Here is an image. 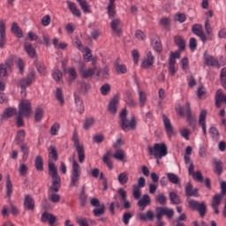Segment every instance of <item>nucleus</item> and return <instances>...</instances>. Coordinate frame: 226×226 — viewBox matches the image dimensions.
I'll list each match as a JSON object with an SVG mask.
<instances>
[{"label":"nucleus","mask_w":226,"mask_h":226,"mask_svg":"<svg viewBox=\"0 0 226 226\" xmlns=\"http://www.w3.org/2000/svg\"><path fill=\"white\" fill-rule=\"evenodd\" d=\"M48 174L49 177H51V185L49 187V192L52 194L49 197V200L54 204H57L61 200V196L57 194L59 190H61V177L57 172V167L56 163H53L49 161V164H48Z\"/></svg>","instance_id":"nucleus-1"},{"label":"nucleus","mask_w":226,"mask_h":226,"mask_svg":"<svg viewBox=\"0 0 226 226\" xmlns=\"http://www.w3.org/2000/svg\"><path fill=\"white\" fill-rule=\"evenodd\" d=\"M119 124L123 132H130V130H137V117L132 116L128 120V110L124 109L119 114Z\"/></svg>","instance_id":"nucleus-2"},{"label":"nucleus","mask_w":226,"mask_h":226,"mask_svg":"<svg viewBox=\"0 0 226 226\" xmlns=\"http://www.w3.org/2000/svg\"><path fill=\"white\" fill-rule=\"evenodd\" d=\"M147 151L149 156H154L156 160H162L163 156L169 154V149L165 143H154V146H148Z\"/></svg>","instance_id":"nucleus-3"},{"label":"nucleus","mask_w":226,"mask_h":226,"mask_svg":"<svg viewBox=\"0 0 226 226\" xmlns=\"http://www.w3.org/2000/svg\"><path fill=\"white\" fill-rule=\"evenodd\" d=\"M177 114H179V116H185V114L188 124L191 126V128L195 130V127H196V125H195V123H196L195 116H193L192 114V109L190 108V102H187L185 103V107L178 106V108L177 109Z\"/></svg>","instance_id":"nucleus-4"},{"label":"nucleus","mask_w":226,"mask_h":226,"mask_svg":"<svg viewBox=\"0 0 226 226\" xmlns=\"http://www.w3.org/2000/svg\"><path fill=\"white\" fill-rule=\"evenodd\" d=\"M80 174H82V170L80 168V164L75 160V157L72 158V171L71 176V187H75L79 185V181H80Z\"/></svg>","instance_id":"nucleus-5"},{"label":"nucleus","mask_w":226,"mask_h":226,"mask_svg":"<svg viewBox=\"0 0 226 226\" xmlns=\"http://www.w3.org/2000/svg\"><path fill=\"white\" fill-rule=\"evenodd\" d=\"M73 147H75L78 153V160L79 163H84L86 161V150L84 149V145L80 144V139H79V134L74 132L72 136Z\"/></svg>","instance_id":"nucleus-6"},{"label":"nucleus","mask_w":226,"mask_h":226,"mask_svg":"<svg viewBox=\"0 0 226 226\" xmlns=\"http://www.w3.org/2000/svg\"><path fill=\"white\" fill-rule=\"evenodd\" d=\"M188 204L189 207L192 209V211H198L200 218H204V216H206V213H207V207L204 201L199 203L197 200H190Z\"/></svg>","instance_id":"nucleus-7"},{"label":"nucleus","mask_w":226,"mask_h":226,"mask_svg":"<svg viewBox=\"0 0 226 226\" xmlns=\"http://www.w3.org/2000/svg\"><path fill=\"white\" fill-rule=\"evenodd\" d=\"M33 113V106L29 100H21L19 104L18 114L29 118Z\"/></svg>","instance_id":"nucleus-8"},{"label":"nucleus","mask_w":226,"mask_h":226,"mask_svg":"<svg viewBox=\"0 0 226 226\" xmlns=\"http://www.w3.org/2000/svg\"><path fill=\"white\" fill-rule=\"evenodd\" d=\"M155 213L156 220H162L163 216H167L169 220H172V218H174V209L169 208L167 207H155Z\"/></svg>","instance_id":"nucleus-9"},{"label":"nucleus","mask_w":226,"mask_h":226,"mask_svg":"<svg viewBox=\"0 0 226 226\" xmlns=\"http://www.w3.org/2000/svg\"><path fill=\"white\" fill-rule=\"evenodd\" d=\"M36 79V72L31 71L27 77L25 79H21L19 80V87H21L22 91H26V87H29L34 82Z\"/></svg>","instance_id":"nucleus-10"},{"label":"nucleus","mask_w":226,"mask_h":226,"mask_svg":"<svg viewBox=\"0 0 226 226\" xmlns=\"http://www.w3.org/2000/svg\"><path fill=\"white\" fill-rule=\"evenodd\" d=\"M79 72L81 79H92L96 72V67L86 69V64L84 63H80Z\"/></svg>","instance_id":"nucleus-11"},{"label":"nucleus","mask_w":226,"mask_h":226,"mask_svg":"<svg viewBox=\"0 0 226 226\" xmlns=\"http://www.w3.org/2000/svg\"><path fill=\"white\" fill-rule=\"evenodd\" d=\"M192 34H195L196 36H198L200 40H201L202 43H206V41H207V37L204 33V28L202 27V25L194 24L192 26Z\"/></svg>","instance_id":"nucleus-12"},{"label":"nucleus","mask_w":226,"mask_h":226,"mask_svg":"<svg viewBox=\"0 0 226 226\" xmlns=\"http://www.w3.org/2000/svg\"><path fill=\"white\" fill-rule=\"evenodd\" d=\"M204 64L206 66H211L212 68L219 69L222 65L217 58H214L213 56L204 55Z\"/></svg>","instance_id":"nucleus-13"},{"label":"nucleus","mask_w":226,"mask_h":226,"mask_svg":"<svg viewBox=\"0 0 226 226\" xmlns=\"http://www.w3.org/2000/svg\"><path fill=\"white\" fill-rule=\"evenodd\" d=\"M6 45V24L3 19H0V49Z\"/></svg>","instance_id":"nucleus-14"},{"label":"nucleus","mask_w":226,"mask_h":226,"mask_svg":"<svg viewBox=\"0 0 226 226\" xmlns=\"http://www.w3.org/2000/svg\"><path fill=\"white\" fill-rule=\"evenodd\" d=\"M162 123L167 135L172 137V135H174V126H172L170 119H169L166 115H162Z\"/></svg>","instance_id":"nucleus-15"},{"label":"nucleus","mask_w":226,"mask_h":226,"mask_svg":"<svg viewBox=\"0 0 226 226\" xmlns=\"http://www.w3.org/2000/svg\"><path fill=\"white\" fill-rule=\"evenodd\" d=\"M117 105H119V96L114 95L108 105L109 112L114 115L117 114Z\"/></svg>","instance_id":"nucleus-16"},{"label":"nucleus","mask_w":226,"mask_h":226,"mask_svg":"<svg viewBox=\"0 0 226 226\" xmlns=\"http://www.w3.org/2000/svg\"><path fill=\"white\" fill-rule=\"evenodd\" d=\"M207 117V110L203 109L200 113L199 124L202 128L203 135H207V130L206 127V118Z\"/></svg>","instance_id":"nucleus-17"},{"label":"nucleus","mask_w":226,"mask_h":226,"mask_svg":"<svg viewBox=\"0 0 226 226\" xmlns=\"http://www.w3.org/2000/svg\"><path fill=\"white\" fill-rule=\"evenodd\" d=\"M149 204H151V197H149V194H144L142 198H139L138 200L139 211H145Z\"/></svg>","instance_id":"nucleus-18"},{"label":"nucleus","mask_w":226,"mask_h":226,"mask_svg":"<svg viewBox=\"0 0 226 226\" xmlns=\"http://www.w3.org/2000/svg\"><path fill=\"white\" fill-rule=\"evenodd\" d=\"M119 26H121V19H115L110 22V27L117 36H121V34H123V29H121Z\"/></svg>","instance_id":"nucleus-19"},{"label":"nucleus","mask_w":226,"mask_h":226,"mask_svg":"<svg viewBox=\"0 0 226 226\" xmlns=\"http://www.w3.org/2000/svg\"><path fill=\"white\" fill-rule=\"evenodd\" d=\"M153 64H154V56H153V52L148 51L147 54V59L142 62L141 66L145 70H147V68H151Z\"/></svg>","instance_id":"nucleus-20"},{"label":"nucleus","mask_w":226,"mask_h":226,"mask_svg":"<svg viewBox=\"0 0 226 226\" xmlns=\"http://www.w3.org/2000/svg\"><path fill=\"white\" fill-rule=\"evenodd\" d=\"M17 108H6L1 116V121H4V119H10V117H13V116H17Z\"/></svg>","instance_id":"nucleus-21"},{"label":"nucleus","mask_w":226,"mask_h":226,"mask_svg":"<svg viewBox=\"0 0 226 226\" xmlns=\"http://www.w3.org/2000/svg\"><path fill=\"white\" fill-rule=\"evenodd\" d=\"M48 151H49V164L50 163V162L51 163H54V162H57L59 158V154H57V149L56 148V147L49 146V147L48 148Z\"/></svg>","instance_id":"nucleus-22"},{"label":"nucleus","mask_w":226,"mask_h":226,"mask_svg":"<svg viewBox=\"0 0 226 226\" xmlns=\"http://www.w3.org/2000/svg\"><path fill=\"white\" fill-rule=\"evenodd\" d=\"M185 196L186 197H199V189H193L192 183H187L185 186Z\"/></svg>","instance_id":"nucleus-23"},{"label":"nucleus","mask_w":226,"mask_h":226,"mask_svg":"<svg viewBox=\"0 0 226 226\" xmlns=\"http://www.w3.org/2000/svg\"><path fill=\"white\" fill-rule=\"evenodd\" d=\"M138 218L141 220V222H153L154 220V213L151 210L147 211L146 214L139 213Z\"/></svg>","instance_id":"nucleus-24"},{"label":"nucleus","mask_w":226,"mask_h":226,"mask_svg":"<svg viewBox=\"0 0 226 226\" xmlns=\"http://www.w3.org/2000/svg\"><path fill=\"white\" fill-rule=\"evenodd\" d=\"M24 206L25 209H27L28 211H34V200L31 195L26 194L25 196Z\"/></svg>","instance_id":"nucleus-25"},{"label":"nucleus","mask_w":226,"mask_h":226,"mask_svg":"<svg viewBox=\"0 0 226 226\" xmlns=\"http://www.w3.org/2000/svg\"><path fill=\"white\" fill-rule=\"evenodd\" d=\"M11 32L12 34H15L17 38H23L24 37V32L22 31V28L19 26V23L13 22L11 26Z\"/></svg>","instance_id":"nucleus-26"},{"label":"nucleus","mask_w":226,"mask_h":226,"mask_svg":"<svg viewBox=\"0 0 226 226\" xmlns=\"http://www.w3.org/2000/svg\"><path fill=\"white\" fill-rule=\"evenodd\" d=\"M66 4L68 6V9L72 13V15H74V17H78V18L81 17L82 13L80 12V10L77 8V5H75V3L70 2L67 0Z\"/></svg>","instance_id":"nucleus-27"},{"label":"nucleus","mask_w":226,"mask_h":226,"mask_svg":"<svg viewBox=\"0 0 226 226\" xmlns=\"http://www.w3.org/2000/svg\"><path fill=\"white\" fill-rule=\"evenodd\" d=\"M152 45L155 52H162V50H163V45H162V41L156 35L152 38Z\"/></svg>","instance_id":"nucleus-28"},{"label":"nucleus","mask_w":226,"mask_h":226,"mask_svg":"<svg viewBox=\"0 0 226 226\" xmlns=\"http://www.w3.org/2000/svg\"><path fill=\"white\" fill-rule=\"evenodd\" d=\"M213 163L215 166V174L222 176V174L223 173V162H222L221 160L214 159Z\"/></svg>","instance_id":"nucleus-29"},{"label":"nucleus","mask_w":226,"mask_h":226,"mask_svg":"<svg viewBox=\"0 0 226 226\" xmlns=\"http://www.w3.org/2000/svg\"><path fill=\"white\" fill-rule=\"evenodd\" d=\"M24 140H26V131L21 129L16 134L15 142L17 146H20V144H24Z\"/></svg>","instance_id":"nucleus-30"},{"label":"nucleus","mask_w":226,"mask_h":226,"mask_svg":"<svg viewBox=\"0 0 226 226\" xmlns=\"http://www.w3.org/2000/svg\"><path fill=\"white\" fill-rule=\"evenodd\" d=\"M174 41H175L176 45L178 46L180 52H183V50H185L186 49V41H185L183 37L175 36Z\"/></svg>","instance_id":"nucleus-31"},{"label":"nucleus","mask_w":226,"mask_h":226,"mask_svg":"<svg viewBox=\"0 0 226 226\" xmlns=\"http://www.w3.org/2000/svg\"><path fill=\"white\" fill-rule=\"evenodd\" d=\"M74 102L76 103L78 112L80 114H84V101H82V98H80V96L75 94Z\"/></svg>","instance_id":"nucleus-32"},{"label":"nucleus","mask_w":226,"mask_h":226,"mask_svg":"<svg viewBox=\"0 0 226 226\" xmlns=\"http://www.w3.org/2000/svg\"><path fill=\"white\" fill-rule=\"evenodd\" d=\"M24 48L29 57H31L32 59L34 58V56H36V49H34L33 44L26 42L25 43Z\"/></svg>","instance_id":"nucleus-33"},{"label":"nucleus","mask_w":226,"mask_h":226,"mask_svg":"<svg viewBox=\"0 0 226 226\" xmlns=\"http://www.w3.org/2000/svg\"><path fill=\"white\" fill-rule=\"evenodd\" d=\"M102 162L107 165L108 169L109 170H112L114 169V162H112V160H110V152H107L103 154Z\"/></svg>","instance_id":"nucleus-34"},{"label":"nucleus","mask_w":226,"mask_h":226,"mask_svg":"<svg viewBox=\"0 0 226 226\" xmlns=\"http://www.w3.org/2000/svg\"><path fill=\"white\" fill-rule=\"evenodd\" d=\"M13 194V184H11V180L10 179V176L7 177L6 179V195L9 200L11 199V195Z\"/></svg>","instance_id":"nucleus-35"},{"label":"nucleus","mask_w":226,"mask_h":226,"mask_svg":"<svg viewBox=\"0 0 226 226\" xmlns=\"http://www.w3.org/2000/svg\"><path fill=\"white\" fill-rule=\"evenodd\" d=\"M55 98L60 103L61 107L64 105V95L63 94V89L57 87L55 93Z\"/></svg>","instance_id":"nucleus-36"},{"label":"nucleus","mask_w":226,"mask_h":226,"mask_svg":"<svg viewBox=\"0 0 226 226\" xmlns=\"http://www.w3.org/2000/svg\"><path fill=\"white\" fill-rule=\"evenodd\" d=\"M169 197L171 204L175 206L181 204V198L175 192H170Z\"/></svg>","instance_id":"nucleus-37"},{"label":"nucleus","mask_w":226,"mask_h":226,"mask_svg":"<svg viewBox=\"0 0 226 226\" xmlns=\"http://www.w3.org/2000/svg\"><path fill=\"white\" fill-rule=\"evenodd\" d=\"M81 10H83L84 13H92L93 11L90 9L89 4L86 0H77Z\"/></svg>","instance_id":"nucleus-38"},{"label":"nucleus","mask_w":226,"mask_h":226,"mask_svg":"<svg viewBox=\"0 0 226 226\" xmlns=\"http://www.w3.org/2000/svg\"><path fill=\"white\" fill-rule=\"evenodd\" d=\"M177 72V70H176V60L169 58V73L170 77H174Z\"/></svg>","instance_id":"nucleus-39"},{"label":"nucleus","mask_w":226,"mask_h":226,"mask_svg":"<svg viewBox=\"0 0 226 226\" xmlns=\"http://www.w3.org/2000/svg\"><path fill=\"white\" fill-rule=\"evenodd\" d=\"M115 70L118 75H123L128 72V69L126 68V65L120 64L119 62L115 63Z\"/></svg>","instance_id":"nucleus-40"},{"label":"nucleus","mask_w":226,"mask_h":226,"mask_svg":"<svg viewBox=\"0 0 226 226\" xmlns=\"http://www.w3.org/2000/svg\"><path fill=\"white\" fill-rule=\"evenodd\" d=\"M166 176L170 183H171L172 185H179L180 179L179 177H177V175L174 173H166Z\"/></svg>","instance_id":"nucleus-41"},{"label":"nucleus","mask_w":226,"mask_h":226,"mask_svg":"<svg viewBox=\"0 0 226 226\" xmlns=\"http://www.w3.org/2000/svg\"><path fill=\"white\" fill-rule=\"evenodd\" d=\"M69 72V79L68 82L69 84H72L77 80V71H75V67H71L68 70Z\"/></svg>","instance_id":"nucleus-42"},{"label":"nucleus","mask_w":226,"mask_h":226,"mask_svg":"<svg viewBox=\"0 0 226 226\" xmlns=\"http://www.w3.org/2000/svg\"><path fill=\"white\" fill-rule=\"evenodd\" d=\"M208 133L210 134L213 140H220V132H218V129H216V127H210L208 130Z\"/></svg>","instance_id":"nucleus-43"},{"label":"nucleus","mask_w":226,"mask_h":226,"mask_svg":"<svg viewBox=\"0 0 226 226\" xmlns=\"http://www.w3.org/2000/svg\"><path fill=\"white\" fill-rule=\"evenodd\" d=\"M35 169L39 172H43V159L41 158V155H38L35 158Z\"/></svg>","instance_id":"nucleus-44"},{"label":"nucleus","mask_w":226,"mask_h":226,"mask_svg":"<svg viewBox=\"0 0 226 226\" xmlns=\"http://www.w3.org/2000/svg\"><path fill=\"white\" fill-rule=\"evenodd\" d=\"M34 64L37 72L39 73H41V75H46L45 65H43L41 63H40V61H38L37 59L34 60Z\"/></svg>","instance_id":"nucleus-45"},{"label":"nucleus","mask_w":226,"mask_h":226,"mask_svg":"<svg viewBox=\"0 0 226 226\" xmlns=\"http://www.w3.org/2000/svg\"><path fill=\"white\" fill-rule=\"evenodd\" d=\"M205 30L207 34L208 35V40H213V27H211L209 19H207L205 22Z\"/></svg>","instance_id":"nucleus-46"},{"label":"nucleus","mask_w":226,"mask_h":226,"mask_svg":"<svg viewBox=\"0 0 226 226\" xmlns=\"http://www.w3.org/2000/svg\"><path fill=\"white\" fill-rule=\"evenodd\" d=\"M140 195H142V192L140 191V186H135L133 185L132 189V197L135 200H139L140 199Z\"/></svg>","instance_id":"nucleus-47"},{"label":"nucleus","mask_w":226,"mask_h":226,"mask_svg":"<svg viewBox=\"0 0 226 226\" xmlns=\"http://www.w3.org/2000/svg\"><path fill=\"white\" fill-rule=\"evenodd\" d=\"M94 124V117H87L85 119V123L83 124L84 130H89L90 126H93Z\"/></svg>","instance_id":"nucleus-48"},{"label":"nucleus","mask_w":226,"mask_h":226,"mask_svg":"<svg viewBox=\"0 0 226 226\" xmlns=\"http://www.w3.org/2000/svg\"><path fill=\"white\" fill-rule=\"evenodd\" d=\"M43 119V109L41 108L35 109L34 120L40 123Z\"/></svg>","instance_id":"nucleus-49"},{"label":"nucleus","mask_w":226,"mask_h":226,"mask_svg":"<svg viewBox=\"0 0 226 226\" xmlns=\"http://www.w3.org/2000/svg\"><path fill=\"white\" fill-rule=\"evenodd\" d=\"M139 100L140 107H144V105H146V102H147V96L146 95V93L139 90Z\"/></svg>","instance_id":"nucleus-50"},{"label":"nucleus","mask_w":226,"mask_h":226,"mask_svg":"<svg viewBox=\"0 0 226 226\" xmlns=\"http://www.w3.org/2000/svg\"><path fill=\"white\" fill-rule=\"evenodd\" d=\"M118 182L121 185H126V183H128V173L126 172H122L118 175Z\"/></svg>","instance_id":"nucleus-51"},{"label":"nucleus","mask_w":226,"mask_h":226,"mask_svg":"<svg viewBox=\"0 0 226 226\" xmlns=\"http://www.w3.org/2000/svg\"><path fill=\"white\" fill-rule=\"evenodd\" d=\"M160 24L162 26L164 27L166 30L170 29V18H162L160 20Z\"/></svg>","instance_id":"nucleus-52"},{"label":"nucleus","mask_w":226,"mask_h":226,"mask_svg":"<svg viewBox=\"0 0 226 226\" xmlns=\"http://www.w3.org/2000/svg\"><path fill=\"white\" fill-rule=\"evenodd\" d=\"M156 202H158L161 206H165L167 204V197L165 194L160 193L155 198Z\"/></svg>","instance_id":"nucleus-53"},{"label":"nucleus","mask_w":226,"mask_h":226,"mask_svg":"<svg viewBox=\"0 0 226 226\" xmlns=\"http://www.w3.org/2000/svg\"><path fill=\"white\" fill-rule=\"evenodd\" d=\"M115 160H119L120 162H123L124 160V150H117L113 155Z\"/></svg>","instance_id":"nucleus-54"},{"label":"nucleus","mask_w":226,"mask_h":226,"mask_svg":"<svg viewBox=\"0 0 226 226\" xmlns=\"http://www.w3.org/2000/svg\"><path fill=\"white\" fill-rule=\"evenodd\" d=\"M94 216H102V215H105V205H101L100 208H94L93 211Z\"/></svg>","instance_id":"nucleus-55"},{"label":"nucleus","mask_w":226,"mask_h":226,"mask_svg":"<svg viewBox=\"0 0 226 226\" xmlns=\"http://www.w3.org/2000/svg\"><path fill=\"white\" fill-rule=\"evenodd\" d=\"M21 150V153L23 154V156H28L29 155V146H27V143H21L19 145Z\"/></svg>","instance_id":"nucleus-56"},{"label":"nucleus","mask_w":226,"mask_h":226,"mask_svg":"<svg viewBox=\"0 0 226 226\" xmlns=\"http://www.w3.org/2000/svg\"><path fill=\"white\" fill-rule=\"evenodd\" d=\"M110 93V85L109 83H106L101 87V94L102 96H107Z\"/></svg>","instance_id":"nucleus-57"},{"label":"nucleus","mask_w":226,"mask_h":226,"mask_svg":"<svg viewBox=\"0 0 226 226\" xmlns=\"http://www.w3.org/2000/svg\"><path fill=\"white\" fill-rule=\"evenodd\" d=\"M222 194H215L212 200V206H220L222 204Z\"/></svg>","instance_id":"nucleus-58"},{"label":"nucleus","mask_w":226,"mask_h":226,"mask_svg":"<svg viewBox=\"0 0 226 226\" xmlns=\"http://www.w3.org/2000/svg\"><path fill=\"white\" fill-rule=\"evenodd\" d=\"M53 79L56 82H61V80L63 79V72H61V71H59V69H55V71L53 72Z\"/></svg>","instance_id":"nucleus-59"},{"label":"nucleus","mask_w":226,"mask_h":226,"mask_svg":"<svg viewBox=\"0 0 226 226\" xmlns=\"http://www.w3.org/2000/svg\"><path fill=\"white\" fill-rule=\"evenodd\" d=\"M175 20H177V22H180V24L186 22V14L181 12L177 13L175 15Z\"/></svg>","instance_id":"nucleus-60"},{"label":"nucleus","mask_w":226,"mask_h":226,"mask_svg":"<svg viewBox=\"0 0 226 226\" xmlns=\"http://www.w3.org/2000/svg\"><path fill=\"white\" fill-rule=\"evenodd\" d=\"M24 115H20L19 113H18V116L16 117V124L18 128H22V126H24Z\"/></svg>","instance_id":"nucleus-61"},{"label":"nucleus","mask_w":226,"mask_h":226,"mask_svg":"<svg viewBox=\"0 0 226 226\" xmlns=\"http://www.w3.org/2000/svg\"><path fill=\"white\" fill-rule=\"evenodd\" d=\"M93 140L95 144H102L105 140V136L103 134H96L93 137Z\"/></svg>","instance_id":"nucleus-62"},{"label":"nucleus","mask_w":226,"mask_h":226,"mask_svg":"<svg viewBox=\"0 0 226 226\" xmlns=\"http://www.w3.org/2000/svg\"><path fill=\"white\" fill-rule=\"evenodd\" d=\"M189 48H190V50H192V52H193L194 50H197V39L192 37L189 40Z\"/></svg>","instance_id":"nucleus-63"},{"label":"nucleus","mask_w":226,"mask_h":226,"mask_svg":"<svg viewBox=\"0 0 226 226\" xmlns=\"http://www.w3.org/2000/svg\"><path fill=\"white\" fill-rule=\"evenodd\" d=\"M192 177L194 179H197L199 183H204V177L202 176V172L196 171L195 173H192Z\"/></svg>","instance_id":"nucleus-64"}]
</instances>
